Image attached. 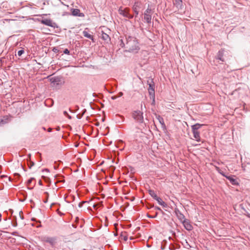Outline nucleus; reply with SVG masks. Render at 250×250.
<instances>
[{"mask_svg": "<svg viewBox=\"0 0 250 250\" xmlns=\"http://www.w3.org/2000/svg\"><path fill=\"white\" fill-rule=\"evenodd\" d=\"M125 45V47L129 51H137L139 49L137 39L133 37H129L127 38Z\"/></svg>", "mask_w": 250, "mask_h": 250, "instance_id": "nucleus-1", "label": "nucleus"}, {"mask_svg": "<svg viewBox=\"0 0 250 250\" xmlns=\"http://www.w3.org/2000/svg\"><path fill=\"white\" fill-rule=\"evenodd\" d=\"M203 125L197 124L191 126L192 131L193 134V137L197 141H200V137L199 132L198 131Z\"/></svg>", "mask_w": 250, "mask_h": 250, "instance_id": "nucleus-2", "label": "nucleus"}, {"mask_svg": "<svg viewBox=\"0 0 250 250\" xmlns=\"http://www.w3.org/2000/svg\"><path fill=\"white\" fill-rule=\"evenodd\" d=\"M119 162L118 157H107L106 163L109 165V171L113 173L115 169V167L112 164L115 163L117 164Z\"/></svg>", "mask_w": 250, "mask_h": 250, "instance_id": "nucleus-3", "label": "nucleus"}, {"mask_svg": "<svg viewBox=\"0 0 250 250\" xmlns=\"http://www.w3.org/2000/svg\"><path fill=\"white\" fill-rule=\"evenodd\" d=\"M41 240L43 242L49 243L50 246L53 248L56 245L57 238V237H49L44 236L42 237Z\"/></svg>", "mask_w": 250, "mask_h": 250, "instance_id": "nucleus-4", "label": "nucleus"}, {"mask_svg": "<svg viewBox=\"0 0 250 250\" xmlns=\"http://www.w3.org/2000/svg\"><path fill=\"white\" fill-rule=\"evenodd\" d=\"M133 118L139 123H143L144 121V118L143 116V113L140 111H135L132 114Z\"/></svg>", "mask_w": 250, "mask_h": 250, "instance_id": "nucleus-5", "label": "nucleus"}, {"mask_svg": "<svg viewBox=\"0 0 250 250\" xmlns=\"http://www.w3.org/2000/svg\"><path fill=\"white\" fill-rule=\"evenodd\" d=\"M152 10L151 9L147 8L144 13V20L147 23H150L151 22Z\"/></svg>", "mask_w": 250, "mask_h": 250, "instance_id": "nucleus-6", "label": "nucleus"}, {"mask_svg": "<svg viewBox=\"0 0 250 250\" xmlns=\"http://www.w3.org/2000/svg\"><path fill=\"white\" fill-rule=\"evenodd\" d=\"M129 9L127 8H125L124 9L120 8L119 9V13L120 14L128 19H132L133 18V16L129 13Z\"/></svg>", "mask_w": 250, "mask_h": 250, "instance_id": "nucleus-7", "label": "nucleus"}, {"mask_svg": "<svg viewBox=\"0 0 250 250\" xmlns=\"http://www.w3.org/2000/svg\"><path fill=\"white\" fill-rule=\"evenodd\" d=\"M143 7V3L140 1L135 2L133 6L132 9L136 15L137 16L139 14V10Z\"/></svg>", "mask_w": 250, "mask_h": 250, "instance_id": "nucleus-8", "label": "nucleus"}, {"mask_svg": "<svg viewBox=\"0 0 250 250\" xmlns=\"http://www.w3.org/2000/svg\"><path fill=\"white\" fill-rule=\"evenodd\" d=\"M41 22L42 23L50 27H55L56 26V23L50 19H43Z\"/></svg>", "mask_w": 250, "mask_h": 250, "instance_id": "nucleus-9", "label": "nucleus"}, {"mask_svg": "<svg viewBox=\"0 0 250 250\" xmlns=\"http://www.w3.org/2000/svg\"><path fill=\"white\" fill-rule=\"evenodd\" d=\"M175 215L181 222L185 219L184 215L179 210L178 208H175L174 209Z\"/></svg>", "mask_w": 250, "mask_h": 250, "instance_id": "nucleus-10", "label": "nucleus"}, {"mask_svg": "<svg viewBox=\"0 0 250 250\" xmlns=\"http://www.w3.org/2000/svg\"><path fill=\"white\" fill-rule=\"evenodd\" d=\"M185 227V228L188 230H191L193 227L190 223L186 219L181 222Z\"/></svg>", "mask_w": 250, "mask_h": 250, "instance_id": "nucleus-11", "label": "nucleus"}, {"mask_svg": "<svg viewBox=\"0 0 250 250\" xmlns=\"http://www.w3.org/2000/svg\"><path fill=\"white\" fill-rule=\"evenodd\" d=\"M226 178L227 179H228L230 183L232 185L236 186V185H239L238 182H237V181L235 179H234L233 177V176H232V175L227 176H226Z\"/></svg>", "mask_w": 250, "mask_h": 250, "instance_id": "nucleus-12", "label": "nucleus"}, {"mask_svg": "<svg viewBox=\"0 0 250 250\" xmlns=\"http://www.w3.org/2000/svg\"><path fill=\"white\" fill-rule=\"evenodd\" d=\"M72 14L74 16L83 17V14L80 12V10L78 9H72Z\"/></svg>", "mask_w": 250, "mask_h": 250, "instance_id": "nucleus-13", "label": "nucleus"}, {"mask_svg": "<svg viewBox=\"0 0 250 250\" xmlns=\"http://www.w3.org/2000/svg\"><path fill=\"white\" fill-rule=\"evenodd\" d=\"M224 53H225L224 50L222 49V50H220L218 53L217 59L222 61V62H224V59L223 58V57L224 55Z\"/></svg>", "mask_w": 250, "mask_h": 250, "instance_id": "nucleus-14", "label": "nucleus"}, {"mask_svg": "<svg viewBox=\"0 0 250 250\" xmlns=\"http://www.w3.org/2000/svg\"><path fill=\"white\" fill-rule=\"evenodd\" d=\"M155 200L157 201L160 205L162 206L163 207L167 208V205L160 197L158 196Z\"/></svg>", "mask_w": 250, "mask_h": 250, "instance_id": "nucleus-15", "label": "nucleus"}, {"mask_svg": "<svg viewBox=\"0 0 250 250\" xmlns=\"http://www.w3.org/2000/svg\"><path fill=\"white\" fill-rule=\"evenodd\" d=\"M148 90V92H149V94L154 97V85L152 84H149Z\"/></svg>", "mask_w": 250, "mask_h": 250, "instance_id": "nucleus-16", "label": "nucleus"}, {"mask_svg": "<svg viewBox=\"0 0 250 250\" xmlns=\"http://www.w3.org/2000/svg\"><path fill=\"white\" fill-rule=\"evenodd\" d=\"M101 38L105 41L108 42L110 41V37L109 35L103 32H102V35H101Z\"/></svg>", "mask_w": 250, "mask_h": 250, "instance_id": "nucleus-17", "label": "nucleus"}, {"mask_svg": "<svg viewBox=\"0 0 250 250\" xmlns=\"http://www.w3.org/2000/svg\"><path fill=\"white\" fill-rule=\"evenodd\" d=\"M148 192L149 195L155 200L158 196L157 195L156 193H155V191L153 190L149 189L148 190Z\"/></svg>", "mask_w": 250, "mask_h": 250, "instance_id": "nucleus-18", "label": "nucleus"}, {"mask_svg": "<svg viewBox=\"0 0 250 250\" xmlns=\"http://www.w3.org/2000/svg\"><path fill=\"white\" fill-rule=\"evenodd\" d=\"M120 237L121 239L124 240L125 241H127L128 239L127 235L126 234V232H122L120 234Z\"/></svg>", "mask_w": 250, "mask_h": 250, "instance_id": "nucleus-19", "label": "nucleus"}, {"mask_svg": "<svg viewBox=\"0 0 250 250\" xmlns=\"http://www.w3.org/2000/svg\"><path fill=\"white\" fill-rule=\"evenodd\" d=\"M30 158L29 160H27V165L29 168H31L33 166H34L36 164L30 159L31 157H29Z\"/></svg>", "mask_w": 250, "mask_h": 250, "instance_id": "nucleus-20", "label": "nucleus"}, {"mask_svg": "<svg viewBox=\"0 0 250 250\" xmlns=\"http://www.w3.org/2000/svg\"><path fill=\"white\" fill-rule=\"evenodd\" d=\"M83 34L85 37H86L87 38H89V39H90L92 40L93 39V36L92 35H91L90 34H89L86 31H83Z\"/></svg>", "mask_w": 250, "mask_h": 250, "instance_id": "nucleus-21", "label": "nucleus"}, {"mask_svg": "<svg viewBox=\"0 0 250 250\" xmlns=\"http://www.w3.org/2000/svg\"><path fill=\"white\" fill-rule=\"evenodd\" d=\"M215 167H216V170L218 171V172L221 174L223 176L225 177L227 176V175H225V174L224 173L223 171H222L221 169H219L218 167H217L216 165H215Z\"/></svg>", "mask_w": 250, "mask_h": 250, "instance_id": "nucleus-22", "label": "nucleus"}, {"mask_svg": "<svg viewBox=\"0 0 250 250\" xmlns=\"http://www.w3.org/2000/svg\"><path fill=\"white\" fill-rule=\"evenodd\" d=\"M35 180L34 178H31L28 179L26 182V184L27 186H29L32 184V181Z\"/></svg>", "mask_w": 250, "mask_h": 250, "instance_id": "nucleus-23", "label": "nucleus"}, {"mask_svg": "<svg viewBox=\"0 0 250 250\" xmlns=\"http://www.w3.org/2000/svg\"><path fill=\"white\" fill-rule=\"evenodd\" d=\"M182 3V1L181 0H175L174 4H176L177 6L181 5Z\"/></svg>", "mask_w": 250, "mask_h": 250, "instance_id": "nucleus-24", "label": "nucleus"}, {"mask_svg": "<svg viewBox=\"0 0 250 250\" xmlns=\"http://www.w3.org/2000/svg\"><path fill=\"white\" fill-rule=\"evenodd\" d=\"M12 226L14 227H16L17 226V222L16 220V218L15 220H13L12 221Z\"/></svg>", "mask_w": 250, "mask_h": 250, "instance_id": "nucleus-25", "label": "nucleus"}, {"mask_svg": "<svg viewBox=\"0 0 250 250\" xmlns=\"http://www.w3.org/2000/svg\"><path fill=\"white\" fill-rule=\"evenodd\" d=\"M57 177H60V178L57 179V181L58 182H62L63 181V177L62 176L56 175L55 176L56 178H57Z\"/></svg>", "mask_w": 250, "mask_h": 250, "instance_id": "nucleus-26", "label": "nucleus"}, {"mask_svg": "<svg viewBox=\"0 0 250 250\" xmlns=\"http://www.w3.org/2000/svg\"><path fill=\"white\" fill-rule=\"evenodd\" d=\"M23 53H24L23 50H20L18 51V56H21Z\"/></svg>", "mask_w": 250, "mask_h": 250, "instance_id": "nucleus-27", "label": "nucleus"}, {"mask_svg": "<svg viewBox=\"0 0 250 250\" xmlns=\"http://www.w3.org/2000/svg\"><path fill=\"white\" fill-rule=\"evenodd\" d=\"M86 202H87L86 201H83V202H80V203L79 204V205H78L79 207V208H82V207H83V205L84 203H86Z\"/></svg>", "mask_w": 250, "mask_h": 250, "instance_id": "nucleus-28", "label": "nucleus"}, {"mask_svg": "<svg viewBox=\"0 0 250 250\" xmlns=\"http://www.w3.org/2000/svg\"><path fill=\"white\" fill-rule=\"evenodd\" d=\"M19 215H20V217L21 218V219L23 220L24 219V217H23V216L22 215V211H20L19 212Z\"/></svg>", "mask_w": 250, "mask_h": 250, "instance_id": "nucleus-29", "label": "nucleus"}, {"mask_svg": "<svg viewBox=\"0 0 250 250\" xmlns=\"http://www.w3.org/2000/svg\"><path fill=\"white\" fill-rule=\"evenodd\" d=\"M64 54H69V51L67 49H65L63 51Z\"/></svg>", "mask_w": 250, "mask_h": 250, "instance_id": "nucleus-30", "label": "nucleus"}, {"mask_svg": "<svg viewBox=\"0 0 250 250\" xmlns=\"http://www.w3.org/2000/svg\"><path fill=\"white\" fill-rule=\"evenodd\" d=\"M2 177H6V178H7L8 179V181H11V178L10 177H8L7 176H5V175H2L1 176Z\"/></svg>", "mask_w": 250, "mask_h": 250, "instance_id": "nucleus-31", "label": "nucleus"}, {"mask_svg": "<svg viewBox=\"0 0 250 250\" xmlns=\"http://www.w3.org/2000/svg\"><path fill=\"white\" fill-rule=\"evenodd\" d=\"M123 92H119V93H118V95H117V96H118V97H120L122 96H123Z\"/></svg>", "mask_w": 250, "mask_h": 250, "instance_id": "nucleus-32", "label": "nucleus"}, {"mask_svg": "<svg viewBox=\"0 0 250 250\" xmlns=\"http://www.w3.org/2000/svg\"><path fill=\"white\" fill-rule=\"evenodd\" d=\"M117 98H118V96H117V95H116V96H115H115H112V97H111V99H112V100H115V99H116Z\"/></svg>", "mask_w": 250, "mask_h": 250, "instance_id": "nucleus-33", "label": "nucleus"}, {"mask_svg": "<svg viewBox=\"0 0 250 250\" xmlns=\"http://www.w3.org/2000/svg\"><path fill=\"white\" fill-rule=\"evenodd\" d=\"M153 206H152V205H151V204H149V205H148V206H147V208H148V209L151 208H153Z\"/></svg>", "mask_w": 250, "mask_h": 250, "instance_id": "nucleus-34", "label": "nucleus"}, {"mask_svg": "<svg viewBox=\"0 0 250 250\" xmlns=\"http://www.w3.org/2000/svg\"><path fill=\"white\" fill-rule=\"evenodd\" d=\"M18 232L17 231H14L12 233V235L14 236H17Z\"/></svg>", "mask_w": 250, "mask_h": 250, "instance_id": "nucleus-35", "label": "nucleus"}, {"mask_svg": "<svg viewBox=\"0 0 250 250\" xmlns=\"http://www.w3.org/2000/svg\"><path fill=\"white\" fill-rule=\"evenodd\" d=\"M63 114L65 115L68 116L69 118H70V116L68 114L67 112L66 111H64Z\"/></svg>", "mask_w": 250, "mask_h": 250, "instance_id": "nucleus-36", "label": "nucleus"}, {"mask_svg": "<svg viewBox=\"0 0 250 250\" xmlns=\"http://www.w3.org/2000/svg\"><path fill=\"white\" fill-rule=\"evenodd\" d=\"M42 171H47V172H49V169L48 168H45V169H43L42 170Z\"/></svg>", "mask_w": 250, "mask_h": 250, "instance_id": "nucleus-37", "label": "nucleus"}, {"mask_svg": "<svg viewBox=\"0 0 250 250\" xmlns=\"http://www.w3.org/2000/svg\"><path fill=\"white\" fill-rule=\"evenodd\" d=\"M155 209H157V210H162L161 208L159 207H155Z\"/></svg>", "mask_w": 250, "mask_h": 250, "instance_id": "nucleus-38", "label": "nucleus"}, {"mask_svg": "<svg viewBox=\"0 0 250 250\" xmlns=\"http://www.w3.org/2000/svg\"><path fill=\"white\" fill-rule=\"evenodd\" d=\"M56 163H57V162H55V165L54 166V169H57V168H58V165H56Z\"/></svg>", "mask_w": 250, "mask_h": 250, "instance_id": "nucleus-39", "label": "nucleus"}, {"mask_svg": "<svg viewBox=\"0 0 250 250\" xmlns=\"http://www.w3.org/2000/svg\"><path fill=\"white\" fill-rule=\"evenodd\" d=\"M72 226L73 228H76L77 227V225L76 224H73L72 225Z\"/></svg>", "mask_w": 250, "mask_h": 250, "instance_id": "nucleus-40", "label": "nucleus"}, {"mask_svg": "<svg viewBox=\"0 0 250 250\" xmlns=\"http://www.w3.org/2000/svg\"><path fill=\"white\" fill-rule=\"evenodd\" d=\"M93 207L94 208H97V206L95 204H94L93 205Z\"/></svg>", "mask_w": 250, "mask_h": 250, "instance_id": "nucleus-41", "label": "nucleus"}, {"mask_svg": "<svg viewBox=\"0 0 250 250\" xmlns=\"http://www.w3.org/2000/svg\"><path fill=\"white\" fill-rule=\"evenodd\" d=\"M37 165V166L40 167L42 164H40V163L36 164Z\"/></svg>", "mask_w": 250, "mask_h": 250, "instance_id": "nucleus-42", "label": "nucleus"}, {"mask_svg": "<svg viewBox=\"0 0 250 250\" xmlns=\"http://www.w3.org/2000/svg\"><path fill=\"white\" fill-rule=\"evenodd\" d=\"M78 221H79V218H78V217H77L76 218V222H78Z\"/></svg>", "mask_w": 250, "mask_h": 250, "instance_id": "nucleus-43", "label": "nucleus"}, {"mask_svg": "<svg viewBox=\"0 0 250 250\" xmlns=\"http://www.w3.org/2000/svg\"><path fill=\"white\" fill-rule=\"evenodd\" d=\"M39 185H42V182L41 180H40V181H39Z\"/></svg>", "mask_w": 250, "mask_h": 250, "instance_id": "nucleus-44", "label": "nucleus"}, {"mask_svg": "<svg viewBox=\"0 0 250 250\" xmlns=\"http://www.w3.org/2000/svg\"><path fill=\"white\" fill-rule=\"evenodd\" d=\"M148 218H154L155 217H153V216H151L148 215Z\"/></svg>", "mask_w": 250, "mask_h": 250, "instance_id": "nucleus-45", "label": "nucleus"}, {"mask_svg": "<svg viewBox=\"0 0 250 250\" xmlns=\"http://www.w3.org/2000/svg\"><path fill=\"white\" fill-rule=\"evenodd\" d=\"M42 178L44 180H45V179L46 178V177L44 176H42Z\"/></svg>", "mask_w": 250, "mask_h": 250, "instance_id": "nucleus-46", "label": "nucleus"}, {"mask_svg": "<svg viewBox=\"0 0 250 250\" xmlns=\"http://www.w3.org/2000/svg\"><path fill=\"white\" fill-rule=\"evenodd\" d=\"M39 159H40V160H39V162H38L39 163V162H40L42 161V160H41V157H39Z\"/></svg>", "mask_w": 250, "mask_h": 250, "instance_id": "nucleus-47", "label": "nucleus"}, {"mask_svg": "<svg viewBox=\"0 0 250 250\" xmlns=\"http://www.w3.org/2000/svg\"><path fill=\"white\" fill-rule=\"evenodd\" d=\"M78 161H81V158H80V157H79V158H78Z\"/></svg>", "mask_w": 250, "mask_h": 250, "instance_id": "nucleus-48", "label": "nucleus"}, {"mask_svg": "<svg viewBox=\"0 0 250 250\" xmlns=\"http://www.w3.org/2000/svg\"><path fill=\"white\" fill-rule=\"evenodd\" d=\"M28 189H33V187H32V188H28Z\"/></svg>", "mask_w": 250, "mask_h": 250, "instance_id": "nucleus-49", "label": "nucleus"}, {"mask_svg": "<svg viewBox=\"0 0 250 250\" xmlns=\"http://www.w3.org/2000/svg\"><path fill=\"white\" fill-rule=\"evenodd\" d=\"M15 174H16V175H18V176H20V174H18V173H16Z\"/></svg>", "mask_w": 250, "mask_h": 250, "instance_id": "nucleus-50", "label": "nucleus"}, {"mask_svg": "<svg viewBox=\"0 0 250 250\" xmlns=\"http://www.w3.org/2000/svg\"><path fill=\"white\" fill-rule=\"evenodd\" d=\"M161 249H164V247L162 246V247H161Z\"/></svg>", "mask_w": 250, "mask_h": 250, "instance_id": "nucleus-51", "label": "nucleus"}, {"mask_svg": "<svg viewBox=\"0 0 250 250\" xmlns=\"http://www.w3.org/2000/svg\"><path fill=\"white\" fill-rule=\"evenodd\" d=\"M28 156L30 157V156H31V155H30V154H29Z\"/></svg>", "mask_w": 250, "mask_h": 250, "instance_id": "nucleus-52", "label": "nucleus"}, {"mask_svg": "<svg viewBox=\"0 0 250 250\" xmlns=\"http://www.w3.org/2000/svg\"><path fill=\"white\" fill-rule=\"evenodd\" d=\"M242 157H241V161H242Z\"/></svg>", "mask_w": 250, "mask_h": 250, "instance_id": "nucleus-53", "label": "nucleus"}, {"mask_svg": "<svg viewBox=\"0 0 250 250\" xmlns=\"http://www.w3.org/2000/svg\"><path fill=\"white\" fill-rule=\"evenodd\" d=\"M2 122V120L0 121V123Z\"/></svg>", "mask_w": 250, "mask_h": 250, "instance_id": "nucleus-54", "label": "nucleus"}, {"mask_svg": "<svg viewBox=\"0 0 250 250\" xmlns=\"http://www.w3.org/2000/svg\"><path fill=\"white\" fill-rule=\"evenodd\" d=\"M88 158H89V157H88ZM88 160H91V159H90L89 158H88Z\"/></svg>", "mask_w": 250, "mask_h": 250, "instance_id": "nucleus-55", "label": "nucleus"}, {"mask_svg": "<svg viewBox=\"0 0 250 250\" xmlns=\"http://www.w3.org/2000/svg\"><path fill=\"white\" fill-rule=\"evenodd\" d=\"M1 167H1V165H0V168H1Z\"/></svg>", "mask_w": 250, "mask_h": 250, "instance_id": "nucleus-56", "label": "nucleus"}]
</instances>
